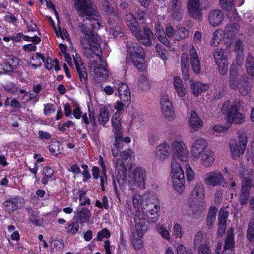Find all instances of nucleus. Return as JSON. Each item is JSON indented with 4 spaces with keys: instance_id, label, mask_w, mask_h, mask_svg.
Segmentation results:
<instances>
[{
    "instance_id": "14",
    "label": "nucleus",
    "mask_w": 254,
    "mask_h": 254,
    "mask_svg": "<svg viewBox=\"0 0 254 254\" xmlns=\"http://www.w3.org/2000/svg\"><path fill=\"white\" fill-rule=\"evenodd\" d=\"M203 180L207 186L212 187L221 185L225 182L223 175L217 170L205 174Z\"/></svg>"
},
{
    "instance_id": "50",
    "label": "nucleus",
    "mask_w": 254,
    "mask_h": 254,
    "mask_svg": "<svg viewBox=\"0 0 254 254\" xmlns=\"http://www.w3.org/2000/svg\"><path fill=\"white\" fill-rule=\"evenodd\" d=\"M138 85L143 90H147L150 88V83L147 77L144 75H141L139 77Z\"/></svg>"
},
{
    "instance_id": "9",
    "label": "nucleus",
    "mask_w": 254,
    "mask_h": 254,
    "mask_svg": "<svg viewBox=\"0 0 254 254\" xmlns=\"http://www.w3.org/2000/svg\"><path fill=\"white\" fill-rule=\"evenodd\" d=\"M213 55L219 73L225 75L228 69V51L224 49H217L213 51Z\"/></svg>"
},
{
    "instance_id": "33",
    "label": "nucleus",
    "mask_w": 254,
    "mask_h": 254,
    "mask_svg": "<svg viewBox=\"0 0 254 254\" xmlns=\"http://www.w3.org/2000/svg\"><path fill=\"white\" fill-rule=\"evenodd\" d=\"M173 86L177 95L180 97H183L186 95V89L181 79L175 76L173 79Z\"/></svg>"
},
{
    "instance_id": "61",
    "label": "nucleus",
    "mask_w": 254,
    "mask_h": 254,
    "mask_svg": "<svg viewBox=\"0 0 254 254\" xmlns=\"http://www.w3.org/2000/svg\"><path fill=\"white\" fill-rule=\"evenodd\" d=\"M198 254H212V252L207 244H201L198 247Z\"/></svg>"
},
{
    "instance_id": "40",
    "label": "nucleus",
    "mask_w": 254,
    "mask_h": 254,
    "mask_svg": "<svg viewBox=\"0 0 254 254\" xmlns=\"http://www.w3.org/2000/svg\"><path fill=\"white\" fill-rule=\"evenodd\" d=\"M189 36L188 30L184 27L178 26L176 28L175 34V40L179 41L186 39Z\"/></svg>"
},
{
    "instance_id": "11",
    "label": "nucleus",
    "mask_w": 254,
    "mask_h": 254,
    "mask_svg": "<svg viewBox=\"0 0 254 254\" xmlns=\"http://www.w3.org/2000/svg\"><path fill=\"white\" fill-rule=\"evenodd\" d=\"M173 160L186 162L189 158V152L182 141H175L171 144Z\"/></svg>"
},
{
    "instance_id": "21",
    "label": "nucleus",
    "mask_w": 254,
    "mask_h": 254,
    "mask_svg": "<svg viewBox=\"0 0 254 254\" xmlns=\"http://www.w3.org/2000/svg\"><path fill=\"white\" fill-rule=\"evenodd\" d=\"M234 0H220L221 8L227 12V17L231 21L236 20L238 17Z\"/></svg>"
},
{
    "instance_id": "24",
    "label": "nucleus",
    "mask_w": 254,
    "mask_h": 254,
    "mask_svg": "<svg viewBox=\"0 0 254 254\" xmlns=\"http://www.w3.org/2000/svg\"><path fill=\"white\" fill-rule=\"evenodd\" d=\"M239 25L236 23L227 24L223 31V38L233 40L239 34Z\"/></svg>"
},
{
    "instance_id": "35",
    "label": "nucleus",
    "mask_w": 254,
    "mask_h": 254,
    "mask_svg": "<svg viewBox=\"0 0 254 254\" xmlns=\"http://www.w3.org/2000/svg\"><path fill=\"white\" fill-rule=\"evenodd\" d=\"M102 5L107 14L108 15V19H113L114 21L118 20V16L116 13L114 12L113 7L107 0H103L102 2Z\"/></svg>"
},
{
    "instance_id": "27",
    "label": "nucleus",
    "mask_w": 254,
    "mask_h": 254,
    "mask_svg": "<svg viewBox=\"0 0 254 254\" xmlns=\"http://www.w3.org/2000/svg\"><path fill=\"white\" fill-rule=\"evenodd\" d=\"M189 124L191 132L198 131L203 127V122L195 111H192Z\"/></svg>"
},
{
    "instance_id": "48",
    "label": "nucleus",
    "mask_w": 254,
    "mask_h": 254,
    "mask_svg": "<svg viewBox=\"0 0 254 254\" xmlns=\"http://www.w3.org/2000/svg\"><path fill=\"white\" fill-rule=\"evenodd\" d=\"M26 211L29 216V221L36 226L39 225V220L37 216V214L33 209L31 208H26Z\"/></svg>"
},
{
    "instance_id": "8",
    "label": "nucleus",
    "mask_w": 254,
    "mask_h": 254,
    "mask_svg": "<svg viewBox=\"0 0 254 254\" xmlns=\"http://www.w3.org/2000/svg\"><path fill=\"white\" fill-rule=\"evenodd\" d=\"M128 51L134 64L137 69L140 71L145 70V52L143 48L136 44L129 46Z\"/></svg>"
},
{
    "instance_id": "3",
    "label": "nucleus",
    "mask_w": 254,
    "mask_h": 254,
    "mask_svg": "<svg viewBox=\"0 0 254 254\" xmlns=\"http://www.w3.org/2000/svg\"><path fill=\"white\" fill-rule=\"evenodd\" d=\"M142 213L138 212L135 216L140 215V217L148 221L150 223H156L159 217L158 212L160 210V205L156 196L153 193L147 192L144 194V199L141 203Z\"/></svg>"
},
{
    "instance_id": "17",
    "label": "nucleus",
    "mask_w": 254,
    "mask_h": 254,
    "mask_svg": "<svg viewBox=\"0 0 254 254\" xmlns=\"http://www.w3.org/2000/svg\"><path fill=\"white\" fill-rule=\"evenodd\" d=\"M160 105L164 117L170 121L174 120L175 117V112L167 95H164L162 96Z\"/></svg>"
},
{
    "instance_id": "31",
    "label": "nucleus",
    "mask_w": 254,
    "mask_h": 254,
    "mask_svg": "<svg viewBox=\"0 0 254 254\" xmlns=\"http://www.w3.org/2000/svg\"><path fill=\"white\" fill-rule=\"evenodd\" d=\"M23 205V200L15 198L11 200H8L4 203L5 209L9 213L13 212Z\"/></svg>"
},
{
    "instance_id": "15",
    "label": "nucleus",
    "mask_w": 254,
    "mask_h": 254,
    "mask_svg": "<svg viewBox=\"0 0 254 254\" xmlns=\"http://www.w3.org/2000/svg\"><path fill=\"white\" fill-rule=\"evenodd\" d=\"M207 145L206 141L203 138L199 137L195 139L191 148L192 159L194 161L198 160L207 147Z\"/></svg>"
},
{
    "instance_id": "16",
    "label": "nucleus",
    "mask_w": 254,
    "mask_h": 254,
    "mask_svg": "<svg viewBox=\"0 0 254 254\" xmlns=\"http://www.w3.org/2000/svg\"><path fill=\"white\" fill-rule=\"evenodd\" d=\"M133 35L142 44L146 46H150L152 44L151 38L153 37V33L147 27H145L143 30H140L139 27L131 32Z\"/></svg>"
},
{
    "instance_id": "7",
    "label": "nucleus",
    "mask_w": 254,
    "mask_h": 254,
    "mask_svg": "<svg viewBox=\"0 0 254 254\" xmlns=\"http://www.w3.org/2000/svg\"><path fill=\"white\" fill-rule=\"evenodd\" d=\"M135 229L132 232V242L134 248L139 250L142 247V237L147 230L146 225L140 217V215H136L134 218Z\"/></svg>"
},
{
    "instance_id": "55",
    "label": "nucleus",
    "mask_w": 254,
    "mask_h": 254,
    "mask_svg": "<svg viewBox=\"0 0 254 254\" xmlns=\"http://www.w3.org/2000/svg\"><path fill=\"white\" fill-rule=\"evenodd\" d=\"M144 199V195L141 196L139 195L135 194L133 196L132 201L134 206L136 208H138L140 204L143 202Z\"/></svg>"
},
{
    "instance_id": "56",
    "label": "nucleus",
    "mask_w": 254,
    "mask_h": 254,
    "mask_svg": "<svg viewBox=\"0 0 254 254\" xmlns=\"http://www.w3.org/2000/svg\"><path fill=\"white\" fill-rule=\"evenodd\" d=\"M186 172L188 180L192 181L194 178V173L189 164L186 165Z\"/></svg>"
},
{
    "instance_id": "19",
    "label": "nucleus",
    "mask_w": 254,
    "mask_h": 254,
    "mask_svg": "<svg viewBox=\"0 0 254 254\" xmlns=\"http://www.w3.org/2000/svg\"><path fill=\"white\" fill-rule=\"evenodd\" d=\"M111 122L113 127V131L114 133L115 138L116 139L115 145H116L117 143L120 145V143H122L123 134L121 128V118L119 112H116L113 115Z\"/></svg>"
},
{
    "instance_id": "10",
    "label": "nucleus",
    "mask_w": 254,
    "mask_h": 254,
    "mask_svg": "<svg viewBox=\"0 0 254 254\" xmlns=\"http://www.w3.org/2000/svg\"><path fill=\"white\" fill-rule=\"evenodd\" d=\"M247 137L245 134H241L238 141L231 140L229 143L231 155L233 159H238L243 156L247 144Z\"/></svg>"
},
{
    "instance_id": "47",
    "label": "nucleus",
    "mask_w": 254,
    "mask_h": 254,
    "mask_svg": "<svg viewBox=\"0 0 254 254\" xmlns=\"http://www.w3.org/2000/svg\"><path fill=\"white\" fill-rule=\"evenodd\" d=\"M44 57L40 53H37L35 57H32V60L35 63H31V65L34 67L37 68L41 66L42 62H44Z\"/></svg>"
},
{
    "instance_id": "45",
    "label": "nucleus",
    "mask_w": 254,
    "mask_h": 254,
    "mask_svg": "<svg viewBox=\"0 0 254 254\" xmlns=\"http://www.w3.org/2000/svg\"><path fill=\"white\" fill-rule=\"evenodd\" d=\"M254 185V174H252L250 176L245 177L242 186V189H245L246 190H250L252 187Z\"/></svg>"
},
{
    "instance_id": "49",
    "label": "nucleus",
    "mask_w": 254,
    "mask_h": 254,
    "mask_svg": "<svg viewBox=\"0 0 254 254\" xmlns=\"http://www.w3.org/2000/svg\"><path fill=\"white\" fill-rule=\"evenodd\" d=\"M222 39V34L220 31H215L213 34L210 44L211 46H217Z\"/></svg>"
},
{
    "instance_id": "23",
    "label": "nucleus",
    "mask_w": 254,
    "mask_h": 254,
    "mask_svg": "<svg viewBox=\"0 0 254 254\" xmlns=\"http://www.w3.org/2000/svg\"><path fill=\"white\" fill-rule=\"evenodd\" d=\"M234 235L233 228L229 229L227 233V236L224 246L223 254H234Z\"/></svg>"
},
{
    "instance_id": "5",
    "label": "nucleus",
    "mask_w": 254,
    "mask_h": 254,
    "mask_svg": "<svg viewBox=\"0 0 254 254\" xmlns=\"http://www.w3.org/2000/svg\"><path fill=\"white\" fill-rule=\"evenodd\" d=\"M132 150L130 149L125 150L121 153L120 158L114 162L115 174L118 183L121 186L125 185L127 181V166L125 165L123 160H127L131 157Z\"/></svg>"
},
{
    "instance_id": "39",
    "label": "nucleus",
    "mask_w": 254,
    "mask_h": 254,
    "mask_svg": "<svg viewBox=\"0 0 254 254\" xmlns=\"http://www.w3.org/2000/svg\"><path fill=\"white\" fill-rule=\"evenodd\" d=\"M214 160V154L211 151H206L202 155L201 161L203 165L209 167L212 165Z\"/></svg>"
},
{
    "instance_id": "20",
    "label": "nucleus",
    "mask_w": 254,
    "mask_h": 254,
    "mask_svg": "<svg viewBox=\"0 0 254 254\" xmlns=\"http://www.w3.org/2000/svg\"><path fill=\"white\" fill-rule=\"evenodd\" d=\"M187 8L191 17L198 20L201 19L202 9L200 0H188Z\"/></svg>"
},
{
    "instance_id": "52",
    "label": "nucleus",
    "mask_w": 254,
    "mask_h": 254,
    "mask_svg": "<svg viewBox=\"0 0 254 254\" xmlns=\"http://www.w3.org/2000/svg\"><path fill=\"white\" fill-rule=\"evenodd\" d=\"M247 238L251 242L254 241V222H250L247 231Z\"/></svg>"
},
{
    "instance_id": "59",
    "label": "nucleus",
    "mask_w": 254,
    "mask_h": 254,
    "mask_svg": "<svg viewBox=\"0 0 254 254\" xmlns=\"http://www.w3.org/2000/svg\"><path fill=\"white\" fill-rule=\"evenodd\" d=\"M173 235L176 238H181L183 236L181 226L178 223H175L173 226Z\"/></svg>"
},
{
    "instance_id": "32",
    "label": "nucleus",
    "mask_w": 254,
    "mask_h": 254,
    "mask_svg": "<svg viewBox=\"0 0 254 254\" xmlns=\"http://www.w3.org/2000/svg\"><path fill=\"white\" fill-rule=\"evenodd\" d=\"M189 83L194 95L198 96L202 92L209 88V85L200 82H194L193 80H190Z\"/></svg>"
},
{
    "instance_id": "57",
    "label": "nucleus",
    "mask_w": 254,
    "mask_h": 254,
    "mask_svg": "<svg viewBox=\"0 0 254 254\" xmlns=\"http://www.w3.org/2000/svg\"><path fill=\"white\" fill-rule=\"evenodd\" d=\"M229 213L227 211L222 210L220 211L219 215V222L222 224V228H224V224L226 223V219Z\"/></svg>"
},
{
    "instance_id": "26",
    "label": "nucleus",
    "mask_w": 254,
    "mask_h": 254,
    "mask_svg": "<svg viewBox=\"0 0 254 254\" xmlns=\"http://www.w3.org/2000/svg\"><path fill=\"white\" fill-rule=\"evenodd\" d=\"M100 59V64L98 67L95 68L93 70V75L95 78H102V79H106L108 76V71L107 69L106 62L101 58V56H99Z\"/></svg>"
},
{
    "instance_id": "28",
    "label": "nucleus",
    "mask_w": 254,
    "mask_h": 254,
    "mask_svg": "<svg viewBox=\"0 0 254 254\" xmlns=\"http://www.w3.org/2000/svg\"><path fill=\"white\" fill-rule=\"evenodd\" d=\"M223 12L219 10H214L211 11L208 16L209 21L211 25L214 27L220 24L224 19Z\"/></svg>"
},
{
    "instance_id": "38",
    "label": "nucleus",
    "mask_w": 254,
    "mask_h": 254,
    "mask_svg": "<svg viewBox=\"0 0 254 254\" xmlns=\"http://www.w3.org/2000/svg\"><path fill=\"white\" fill-rule=\"evenodd\" d=\"M173 186L174 189L179 193H182L184 189L185 177L182 176L172 178Z\"/></svg>"
},
{
    "instance_id": "58",
    "label": "nucleus",
    "mask_w": 254,
    "mask_h": 254,
    "mask_svg": "<svg viewBox=\"0 0 254 254\" xmlns=\"http://www.w3.org/2000/svg\"><path fill=\"white\" fill-rule=\"evenodd\" d=\"M78 223L77 222H72L69 225L67 228V231L68 233L74 235L78 232Z\"/></svg>"
},
{
    "instance_id": "18",
    "label": "nucleus",
    "mask_w": 254,
    "mask_h": 254,
    "mask_svg": "<svg viewBox=\"0 0 254 254\" xmlns=\"http://www.w3.org/2000/svg\"><path fill=\"white\" fill-rule=\"evenodd\" d=\"M229 85L232 89H238L239 93L243 96L247 95L251 91V85L245 77L237 81L234 78H230Z\"/></svg>"
},
{
    "instance_id": "36",
    "label": "nucleus",
    "mask_w": 254,
    "mask_h": 254,
    "mask_svg": "<svg viewBox=\"0 0 254 254\" xmlns=\"http://www.w3.org/2000/svg\"><path fill=\"white\" fill-rule=\"evenodd\" d=\"M181 64L183 78L185 80H187L189 78V66L187 54L184 53L182 54L181 59Z\"/></svg>"
},
{
    "instance_id": "54",
    "label": "nucleus",
    "mask_w": 254,
    "mask_h": 254,
    "mask_svg": "<svg viewBox=\"0 0 254 254\" xmlns=\"http://www.w3.org/2000/svg\"><path fill=\"white\" fill-rule=\"evenodd\" d=\"M103 173L100 177V185L103 191L105 190V186L107 184V178L106 174L105 166L103 163L101 164Z\"/></svg>"
},
{
    "instance_id": "62",
    "label": "nucleus",
    "mask_w": 254,
    "mask_h": 254,
    "mask_svg": "<svg viewBox=\"0 0 254 254\" xmlns=\"http://www.w3.org/2000/svg\"><path fill=\"white\" fill-rule=\"evenodd\" d=\"M55 111V108L53 104L51 103L47 104L44 105V114L45 115H49L54 113Z\"/></svg>"
},
{
    "instance_id": "6",
    "label": "nucleus",
    "mask_w": 254,
    "mask_h": 254,
    "mask_svg": "<svg viewBox=\"0 0 254 254\" xmlns=\"http://www.w3.org/2000/svg\"><path fill=\"white\" fill-rule=\"evenodd\" d=\"M239 108L228 100L222 105L221 111L225 116L226 120L229 123L241 124L244 122V115L238 112Z\"/></svg>"
},
{
    "instance_id": "30",
    "label": "nucleus",
    "mask_w": 254,
    "mask_h": 254,
    "mask_svg": "<svg viewBox=\"0 0 254 254\" xmlns=\"http://www.w3.org/2000/svg\"><path fill=\"white\" fill-rule=\"evenodd\" d=\"M118 91L120 99L122 101L126 102H130V92L127 84L123 83H120L118 86Z\"/></svg>"
},
{
    "instance_id": "34",
    "label": "nucleus",
    "mask_w": 254,
    "mask_h": 254,
    "mask_svg": "<svg viewBox=\"0 0 254 254\" xmlns=\"http://www.w3.org/2000/svg\"><path fill=\"white\" fill-rule=\"evenodd\" d=\"M125 21L131 32L135 30L139 27L135 17L130 12L126 13L125 16Z\"/></svg>"
},
{
    "instance_id": "25",
    "label": "nucleus",
    "mask_w": 254,
    "mask_h": 254,
    "mask_svg": "<svg viewBox=\"0 0 254 254\" xmlns=\"http://www.w3.org/2000/svg\"><path fill=\"white\" fill-rule=\"evenodd\" d=\"M189 55L191 67L193 71L195 73L198 74L200 72L201 69L200 63L198 55L193 46L190 48L189 50Z\"/></svg>"
},
{
    "instance_id": "12",
    "label": "nucleus",
    "mask_w": 254,
    "mask_h": 254,
    "mask_svg": "<svg viewBox=\"0 0 254 254\" xmlns=\"http://www.w3.org/2000/svg\"><path fill=\"white\" fill-rule=\"evenodd\" d=\"M145 177L146 171L144 168L137 167L135 169L129 176L128 183L131 189H133L134 186L144 189L145 187Z\"/></svg>"
},
{
    "instance_id": "41",
    "label": "nucleus",
    "mask_w": 254,
    "mask_h": 254,
    "mask_svg": "<svg viewBox=\"0 0 254 254\" xmlns=\"http://www.w3.org/2000/svg\"><path fill=\"white\" fill-rule=\"evenodd\" d=\"M109 113L108 109L105 107L101 108L98 117V120L100 124L105 125L109 120Z\"/></svg>"
},
{
    "instance_id": "44",
    "label": "nucleus",
    "mask_w": 254,
    "mask_h": 254,
    "mask_svg": "<svg viewBox=\"0 0 254 254\" xmlns=\"http://www.w3.org/2000/svg\"><path fill=\"white\" fill-rule=\"evenodd\" d=\"M156 229L158 234L165 240L170 241L171 234L169 231L162 224H158L156 226Z\"/></svg>"
},
{
    "instance_id": "51",
    "label": "nucleus",
    "mask_w": 254,
    "mask_h": 254,
    "mask_svg": "<svg viewBox=\"0 0 254 254\" xmlns=\"http://www.w3.org/2000/svg\"><path fill=\"white\" fill-rule=\"evenodd\" d=\"M216 216V209L214 208H211L209 211L207 219V224L209 227H211L215 220Z\"/></svg>"
},
{
    "instance_id": "53",
    "label": "nucleus",
    "mask_w": 254,
    "mask_h": 254,
    "mask_svg": "<svg viewBox=\"0 0 254 254\" xmlns=\"http://www.w3.org/2000/svg\"><path fill=\"white\" fill-rule=\"evenodd\" d=\"M60 142L55 141L52 142L49 146V151L55 155L58 154L60 152Z\"/></svg>"
},
{
    "instance_id": "2",
    "label": "nucleus",
    "mask_w": 254,
    "mask_h": 254,
    "mask_svg": "<svg viewBox=\"0 0 254 254\" xmlns=\"http://www.w3.org/2000/svg\"><path fill=\"white\" fill-rule=\"evenodd\" d=\"M205 198V187L201 182L197 183L188 200V206L183 209L184 215L191 217H198L203 208L202 202Z\"/></svg>"
},
{
    "instance_id": "43",
    "label": "nucleus",
    "mask_w": 254,
    "mask_h": 254,
    "mask_svg": "<svg viewBox=\"0 0 254 254\" xmlns=\"http://www.w3.org/2000/svg\"><path fill=\"white\" fill-rule=\"evenodd\" d=\"M87 191L82 189H79L77 192V194L79 196V200L80 201V205L85 206L86 205H90L91 200L89 198L86 197L85 195Z\"/></svg>"
},
{
    "instance_id": "60",
    "label": "nucleus",
    "mask_w": 254,
    "mask_h": 254,
    "mask_svg": "<svg viewBox=\"0 0 254 254\" xmlns=\"http://www.w3.org/2000/svg\"><path fill=\"white\" fill-rule=\"evenodd\" d=\"M203 240V235L201 232H198L195 235L194 238V247H196L197 246L199 247L202 244V242Z\"/></svg>"
},
{
    "instance_id": "29",
    "label": "nucleus",
    "mask_w": 254,
    "mask_h": 254,
    "mask_svg": "<svg viewBox=\"0 0 254 254\" xmlns=\"http://www.w3.org/2000/svg\"><path fill=\"white\" fill-rule=\"evenodd\" d=\"M181 0H172V5L170 7L172 17L178 21L180 20L182 17Z\"/></svg>"
},
{
    "instance_id": "1",
    "label": "nucleus",
    "mask_w": 254,
    "mask_h": 254,
    "mask_svg": "<svg viewBox=\"0 0 254 254\" xmlns=\"http://www.w3.org/2000/svg\"><path fill=\"white\" fill-rule=\"evenodd\" d=\"M78 15L86 17L82 23L78 24V28L83 36L95 33L94 30L99 29L101 20L98 18V13L95 5L89 0H75Z\"/></svg>"
},
{
    "instance_id": "63",
    "label": "nucleus",
    "mask_w": 254,
    "mask_h": 254,
    "mask_svg": "<svg viewBox=\"0 0 254 254\" xmlns=\"http://www.w3.org/2000/svg\"><path fill=\"white\" fill-rule=\"evenodd\" d=\"M110 236V233L106 228H104L97 233V239L98 240H101L103 238H109Z\"/></svg>"
},
{
    "instance_id": "37",
    "label": "nucleus",
    "mask_w": 254,
    "mask_h": 254,
    "mask_svg": "<svg viewBox=\"0 0 254 254\" xmlns=\"http://www.w3.org/2000/svg\"><path fill=\"white\" fill-rule=\"evenodd\" d=\"M75 217L80 224L87 222L91 217L90 210L86 208H83L81 210L75 213Z\"/></svg>"
},
{
    "instance_id": "46",
    "label": "nucleus",
    "mask_w": 254,
    "mask_h": 254,
    "mask_svg": "<svg viewBox=\"0 0 254 254\" xmlns=\"http://www.w3.org/2000/svg\"><path fill=\"white\" fill-rule=\"evenodd\" d=\"M250 191L246 190L245 189H241V193L239 196V202L242 205L247 203L248 200L250 197Z\"/></svg>"
},
{
    "instance_id": "22",
    "label": "nucleus",
    "mask_w": 254,
    "mask_h": 254,
    "mask_svg": "<svg viewBox=\"0 0 254 254\" xmlns=\"http://www.w3.org/2000/svg\"><path fill=\"white\" fill-rule=\"evenodd\" d=\"M170 151L169 145L166 143H162L157 146L154 152V157L156 160L163 162L169 158Z\"/></svg>"
},
{
    "instance_id": "13",
    "label": "nucleus",
    "mask_w": 254,
    "mask_h": 254,
    "mask_svg": "<svg viewBox=\"0 0 254 254\" xmlns=\"http://www.w3.org/2000/svg\"><path fill=\"white\" fill-rule=\"evenodd\" d=\"M73 58L81 83V86L83 89L88 91L87 73L85 70L84 63L81 57L77 53L75 55H73Z\"/></svg>"
},
{
    "instance_id": "42",
    "label": "nucleus",
    "mask_w": 254,
    "mask_h": 254,
    "mask_svg": "<svg viewBox=\"0 0 254 254\" xmlns=\"http://www.w3.org/2000/svg\"><path fill=\"white\" fill-rule=\"evenodd\" d=\"M108 21L110 25L109 27L110 33H112L115 38L117 37L118 36L120 37V35L122 34L121 28L117 25V24H115L116 21H114L113 19H109Z\"/></svg>"
},
{
    "instance_id": "4",
    "label": "nucleus",
    "mask_w": 254,
    "mask_h": 254,
    "mask_svg": "<svg viewBox=\"0 0 254 254\" xmlns=\"http://www.w3.org/2000/svg\"><path fill=\"white\" fill-rule=\"evenodd\" d=\"M101 39L97 34L88 36H81L80 43L83 48L84 56L88 59L93 57V55L100 56L102 50L100 46Z\"/></svg>"
},
{
    "instance_id": "64",
    "label": "nucleus",
    "mask_w": 254,
    "mask_h": 254,
    "mask_svg": "<svg viewBox=\"0 0 254 254\" xmlns=\"http://www.w3.org/2000/svg\"><path fill=\"white\" fill-rule=\"evenodd\" d=\"M177 254H193L190 251H187L183 244H179L176 249Z\"/></svg>"
}]
</instances>
